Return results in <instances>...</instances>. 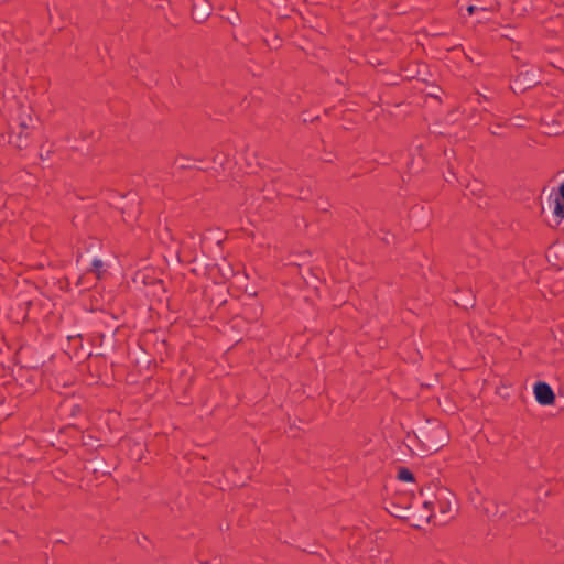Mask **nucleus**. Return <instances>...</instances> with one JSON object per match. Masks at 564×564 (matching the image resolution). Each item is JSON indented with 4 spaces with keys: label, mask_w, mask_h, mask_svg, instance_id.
<instances>
[{
    "label": "nucleus",
    "mask_w": 564,
    "mask_h": 564,
    "mask_svg": "<svg viewBox=\"0 0 564 564\" xmlns=\"http://www.w3.org/2000/svg\"><path fill=\"white\" fill-rule=\"evenodd\" d=\"M533 393L536 402L541 405H551L554 403L555 394L546 382H536L533 386Z\"/></svg>",
    "instance_id": "1"
},
{
    "label": "nucleus",
    "mask_w": 564,
    "mask_h": 564,
    "mask_svg": "<svg viewBox=\"0 0 564 564\" xmlns=\"http://www.w3.org/2000/svg\"><path fill=\"white\" fill-rule=\"evenodd\" d=\"M553 213L557 217L564 218V184L561 186L560 193L555 196Z\"/></svg>",
    "instance_id": "2"
},
{
    "label": "nucleus",
    "mask_w": 564,
    "mask_h": 564,
    "mask_svg": "<svg viewBox=\"0 0 564 564\" xmlns=\"http://www.w3.org/2000/svg\"><path fill=\"white\" fill-rule=\"evenodd\" d=\"M105 262L98 258H94L91 261L90 271L94 272L98 278H101L102 272L105 271Z\"/></svg>",
    "instance_id": "3"
},
{
    "label": "nucleus",
    "mask_w": 564,
    "mask_h": 564,
    "mask_svg": "<svg viewBox=\"0 0 564 564\" xmlns=\"http://www.w3.org/2000/svg\"><path fill=\"white\" fill-rule=\"evenodd\" d=\"M399 479L403 481H412L413 480V474L409 469H400L399 470Z\"/></svg>",
    "instance_id": "4"
},
{
    "label": "nucleus",
    "mask_w": 564,
    "mask_h": 564,
    "mask_svg": "<svg viewBox=\"0 0 564 564\" xmlns=\"http://www.w3.org/2000/svg\"><path fill=\"white\" fill-rule=\"evenodd\" d=\"M451 510V501L448 498H440V511L447 513Z\"/></svg>",
    "instance_id": "5"
},
{
    "label": "nucleus",
    "mask_w": 564,
    "mask_h": 564,
    "mask_svg": "<svg viewBox=\"0 0 564 564\" xmlns=\"http://www.w3.org/2000/svg\"><path fill=\"white\" fill-rule=\"evenodd\" d=\"M476 10H477V7H475V6H469L467 8V11H468L469 14H473Z\"/></svg>",
    "instance_id": "6"
},
{
    "label": "nucleus",
    "mask_w": 564,
    "mask_h": 564,
    "mask_svg": "<svg viewBox=\"0 0 564 564\" xmlns=\"http://www.w3.org/2000/svg\"><path fill=\"white\" fill-rule=\"evenodd\" d=\"M423 506H424V508L430 510V509H432L433 503L431 501H425Z\"/></svg>",
    "instance_id": "7"
},
{
    "label": "nucleus",
    "mask_w": 564,
    "mask_h": 564,
    "mask_svg": "<svg viewBox=\"0 0 564 564\" xmlns=\"http://www.w3.org/2000/svg\"><path fill=\"white\" fill-rule=\"evenodd\" d=\"M21 127H22V129H26V128H28V124L23 121V122L21 123Z\"/></svg>",
    "instance_id": "8"
}]
</instances>
